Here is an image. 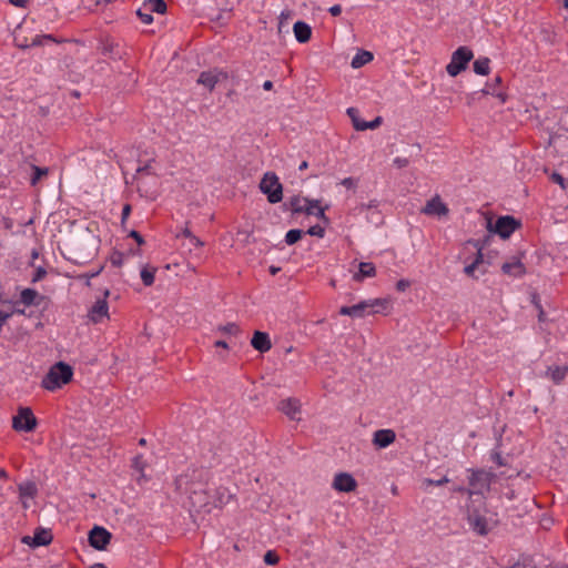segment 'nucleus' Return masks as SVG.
<instances>
[{
    "label": "nucleus",
    "mask_w": 568,
    "mask_h": 568,
    "mask_svg": "<svg viewBox=\"0 0 568 568\" xmlns=\"http://www.w3.org/2000/svg\"><path fill=\"white\" fill-rule=\"evenodd\" d=\"M206 475L204 469H190L175 478V489L187 495L190 504L194 508H201L207 504Z\"/></svg>",
    "instance_id": "nucleus-1"
},
{
    "label": "nucleus",
    "mask_w": 568,
    "mask_h": 568,
    "mask_svg": "<svg viewBox=\"0 0 568 568\" xmlns=\"http://www.w3.org/2000/svg\"><path fill=\"white\" fill-rule=\"evenodd\" d=\"M467 521L477 535L486 536L498 525L497 514L487 509L484 498L474 499L467 507Z\"/></svg>",
    "instance_id": "nucleus-2"
},
{
    "label": "nucleus",
    "mask_w": 568,
    "mask_h": 568,
    "mask_svg": "<svg viewBox=\"0 0 568 568\" xmlns=\"http://www.w3.org/2000/svg\"><path fill=\"white\" fill-rule=\"evenodd\" d=\"M72 376V367L64 362H58L50 367L49 372L42 378L41 387H43L47 390L53 392L71 382Z\"/></svg>",
    "instance_id": "nucleus-3"
},
{
    "label": "nucleus",
    "mask_w": 568,
    "mask_h": 568,
    "mask_svg": "<svg viewBox=\"0 0 568 568\" xmlns=\"http://www.w3.org/2000/svg\"><path fill=\"white\" fill-rule=\"evenodd\" d=\"M290 206L293 213H306L307 215H316L318 219L328 222L325 210L320 206L318 200H308L298 195L290 200Z\"/></svg>",
    "instance_id": "nucleus-4"
},
{
    "label": "nucleus",
    "mask_w": 568,
    "mask_h": 568,
    "mask_svg": "<svg viewBox=\"0 0 568 568\" xmlns=\"http://www.w3.org/2000/svg\"><path fill=\"white\" fill-rule=\"evenodd\" d=\"M260 190L272 204L278 203L283 199V186L274 172L268 171L263 175L260 182Z\"/></svg>",
    "instance_id": "nucleus-5"
},
{
    "label": "nucleus",
    "mask_w": 568,
    "mask_h": 568,
    "mask_svg": "<svg viewBox=\"0 0 568 568\" xmlns=\"http://www.w3.org/2000/svg\"><path fill=\"white\" fill-rule=\"evenodd\" d=\"M474 58L473 51L468 47H459L452 54L450 62L446 65V71L450 77H457L466 70L469 61Z\"/></svg>",
    "instance_id": "nucleus-6"
},
{
    "label": "nucleus",
    "mask_w": 568,
    "mask_h": 568,
    "mask_svg": "<svg viewBox=\"0 0 568 568\" xmlns=\"http://www.w3.org/2000/svg\"><path fill=\"white\" fill-rule=\"evenodd\" d=\"M521 227V222L511 215H505L497 219L495 224L488 220L487 229L489 232L498 234L501 239H508L516 230Z\"/></svg>",
    "instance_id": "nucleus-7"
},
{
    "label": "nucleus",
    "mask_w": 568,
    "mask_h": 568,
    "mask_svg": "<svg viewBox=\"0 0 568 568\" xmlns=\"http://www.w3.org/2000/svg\"><path fill=\"white\" fill-rule=\"evenodd\" d=\"M38 420L30 407H19L12 418V428L17 432L30 433L37 428Z\"/></svg>",
    "instance_id": "nucleus-8"
},
{
    "label": "nucleus",
    "mask_w": 568,
    "mask_h": 568,
    "mask_svg": "<svg viewBox=\"0 0 568 568\" xmlns=\"http://www.w3.org/2000/svg\"><path fill=\"white\" fill-rule=\"evenodd\" d=\"M469 486L467 493L470 495H481L484 489H489L491 480L495 478V474L484 469L470 470Z\"/></svg>",
    "instance_id": "nucleus-9"
},
{
    "label": "nucleus",
    "mask_w": 568,
    "mask_h": 568,
    "mask_svg": "<svg viewBox=\"0 0 568 568\" xmlns=\"http://www.w3.org/2000/svg\"><path fill=\"white\" fill-rule=\"evenodd\" d=\"M385 304L386 301L382 298L362 301L353 306H342L339 308V314L352 317H364L368 308H374L375 306H384Z\"/></svg>",
    "instance_id": "nucleus-10"
},
{
    "label": "nucleus",
    "mask_w": 568,
    "mask_h": 568,
    "mask_svg": "<svg viewBox=\"0 0 568 568\" xmlns=\"http://www.w3.org/2000/svg\"><path fill=\"white\" fill-rule=\"evenodd\" d=\"M227 72L220 69H213L201 72L196 82L197 84H201L204 88H206L209 91H213L219 82L225 81L227 80Z\"/></svg>",
    "instance_id": "nucleus-11"
},
{
    "label": "nucleus",
    "mask_w": 568,
    "mask_h": 568,
    "mask_svg": "<svg viewBox=\"0 0 568 568\" xmlns=\"http://www.w3.org/2000/svg\"><path fill=\"white\" fill-rule=\"evenodd\" d=\"M112 535L105 528L94 526L89 532V545L97 550H104L110 544Z\"/></svg>",
    "instance_id": "nucleus-12"
},
{
    "label": "nucleus",
    "mask_w": 568,
    "mask_h": 568,
    "mask_svg": "<svg viewBox=\"0 0 568 568\" xmlns=\"http://www.w3.org/2000/svg\"><path fill=\"white\" fill-rule=\"evenodd\" d=\"M109 295L110 291L105 288L103 291V297L99 298L89 310L88 316L93 323H100L104 317H109V306L106 302Z\"/></svg>",
    "instance_id": "nucleus-13"
},
{
    "label": "nucleus",
    "mask_w": 568,
    "mask_h": 568,
    "mask_svg": "<svg viewBox=\"0 0 568 568\" xmlns=\"http://www.w3.org/2000/svg\"><path fill=\"white\" fill-rule=\"evenodd\" d=\"M51 530L44 528H37L34 535L22 537L21 541L31 547L47 546L52 541Z\"/></svg>",
    "instance_id": "nucleus-14"
},
{
    "label": "nucleus",
    "mask_w": 568,
    "mask_h": 568,
    "mask_svg": "<svg viewBox=\"0 0 568 568\" xmlns=\"http://www.w3.org/2000/svg\"><path fill=\"white\" fill-rule=\"evenodd\" d=\"M332 486L337 491L351 493L357 488V481L348 473H338L335 475Z\"/></svg>",
    "instance_id": "nucleus-15"
},
{
    "label": "nucleus",
    "mask_w": 568,
    "mask_h": 568,
    "mask_svg": "<svg viewBox=\"0 0 568 568\" xmlns=\"http://www.w3.org/2000/svg\"><path fill=\"white\" fill-rule=\"evenodd\" d=\"M426 215L446 216L449 213L447 205L442 201L439 195H435L420 210Z\"/></svg>",
    "instance_id": "nucleus-16"
},
{
    "label": "nucleus",
    "mask_w": 568,
    "mask_h": 568,
    "mask_svg": "<svg viewBox=\"0 0 568 568\" xmlns=\"http://www.w3.org/2000/svg\"><path fill=\"white\" fill-rule=\"evenodd\" d=\"M396 439V434L393 429H378L374 433L373 444L378 448H386Z\"/></svg>",
    "instance_id": "nucleus-17"
},
{
    "label": "nucleus",
    "mask_w": 568,
    "mask_h": 568,
    "mask_svg": "<svg viewBox=\"0 0 568 568\" xmlns=\"http://www.w3.org/2000/svg\"><path fill=\"white\" fill-rule=\"evenodd\" d=\"M251 345L260 353H266L272 348L270 336L265 332L255 331L251 339Z\"/></svg>",
    "instance_id": "nucleus-18"
},
{
    "label": "nucleus",
    "mask_w": 568,
    "mask_h": 568,
    "mask_svg": "<svg viewBox=\"0 0 568 568\" xmlns=\"http://www.w3.org/2000/svg\"><path fill=\"white\" fill-rule=\"evenodd\" d=\"M278 409L285 414L290 419L297 420V415L301 412L300 402L295 398H287L280 403Z\"/></svg>",
    "instance_id": "nucleus-19"
},
{
    "label": "nucleus",
    "mask_w": 568,
    "mask_h": 568,
    "mask_svg": "<svg viewBox=\"0 0 568 568\" xmlns=\"http://www.w3.org/2000/svg\"><path fill=\"white\" fill-rule=\"evenodd\" d=\"M501 271L506 275L520 277L526 273V267L519 258L514 257L513 261L501 265Z\"/></svg>",
    "instance_id": "nucleus-20"
},
{
    "label": "nucleus",
    "mask_w": 568,
    "mask_h": 568,
    "mask_svg": "<svg viewBox=\"0 0 568 568\" xmlns=\"http://www.w3.org/2000/svg\"><path fill=\"white\" fill-rule=\"evenodd\" d=\"M295 18V12L291 9H285L281 12L278 17L277 30L278 33H288L291 28L293 29V23Z\"/></svg>",
    "instance_id": "nucleus-21"
},
{
    "label": "nucleus",
    "mask_w": 568,
    "mask_h": 568,
    "mask_svg": "<svg viewBox=\"0 0 568 568\" xmlns=\"http://www.w3.org/2000/svg\"><path fill=\"white\" fill-rule=\"evenodd\" d=\"M468 243L477 248V254H476L475 261L471 264L465 266L464 272L466 275L475 277V275H474L475 270L478 267L479 264H481L484 262V255L481 253L483 245L480 244V241H478V240H470V241H468Z\"/></svg>",
    "instance_id": "nucleus-22"
},
{
    "label": "nucleus",
    "mask_w": 568,
    "mask_h": 568,
    "mask_svg": "<svg viewBox=\"0 0 568 568\" xmlns=\"http://www.w3.org/2000/svg\"><path fill=\"white\" fill-rule=\"evenodd\" d=\"M376 275V267L371 262H361L358 272L353 275L355 282H363L365 277H374Z\"/></svg>",
    "instance_id": "nucleus-23"
},
{
    "label": "nucleus",
    "mask_w": 568,
    "mask_h": 568,
    "mask_svg": "<svg viewBox=\"0 0 568 568\" xmlns=\"http://www.w3.org/2000/svg\"><path fill=\"white\" fill-rule=\"evenodd\" d=\"M43 296H41L33 288H24L20 294V302L26 306H38L42 302Z\"/></svg>",
    "instance_id": "nucleus-24"
},
{
    "label": "nucleus",
    "mask_w": 568,
    "mask_h": 568,
    "mask_svg": "<svg viewBox=\"0 0 568 568\" xmlns=\"http://www.w3.org/2000/svg\"><path fill=\"white\" fill-rule=\"evenodd\" d=\"M568 373V366H549L546 376L549 377L556 385H559Z\"/></svg>",
    "instance_id": "nucleus-25"
},
{
    "label": "nucleus",
    "mask_w": 568,
    "mask_h": 568,
    "mask_svg": "<svg viewBox=\"0 0 568 568\" xmlns=\"http://www.w3.org/2000/svg\"><path fill=\"white\" fill-rule=\"evenodd\" d=\"M142 6L144 11L156 13L161 17L165 13L168 8L163 0H144Z\"/></svg>",
    "instance_id": "nucleus-26"
},
{
    "label": "nucleus",
    "mask_w": 568,
    "mask_h": 568,
    "mask_svg": "<svg viewBox=\"0 0 568 568\" xmlns=\"http://www.w3.org/2000/svg\"><path fill=\"white\" fill-rule=\"evenodd\" d=\"M373 53L366 50H358V52L353 58L351 65L354 69L362 68L366 63L371 62L373 60Z\"/></svg>",
    "instance_id": "nucleus-27"
},
{
    "label": "nucleus",
    "mask_w": 568,
    "mask_h": 568,
    "mask_svg": "<svg viewBox=\"0 0 568 568\" xmlns=\"http://www.w3.org/2000/svg\"><path fill=\"white\" fill-rule=\"evenodd\" d=\"M13 43L17 48L26 50L29 48L41 47L43 41L41 38H31V41H29V38H13Z\"/></svg>",
    "instance_id": "nucleus-28"
},
{
    "label": "nucleus",
    "mask_w": 568,
    "mask_h": 568,
    "mask_svg": "<svg viewBox=\"0 0 568 568\" xmlns=\"http://www.w3.org/2000/svg\"><path fill=\"white\" fill-rule=\"evenodd\" d=\"M489 59L488 58H479L477 59L473 67H474V71L475 73L479 74V75H487L489 74V71H490V68H489Z\"/></svg>",
    "instance_id": "nucleus-29"
},
{
    "label": "nucleus",
    "mask_w": 568,
    "mask_h": 568,
    "mask_svg": "<svg viewBox=\"0 0 568 568\" xmlns=\"http://www.w3.org/2000/svg\"><path fill=\"white\" fill-rule=\"evenodd\" d=\"M293 32L294 36H311L312 28L306 22L297 20L293 23Z\"/></svg>",
    "instance_id": "nucleus-30"
},
{
    "label": "nucleus",
    "mask_w": 568,
    "mask_h": 568,
    "mask_svg": "<svg viewBox=\"0 0 568 568\" xmlns=\"http://www.w3.org/2000/svg\"><path fill=\"white\" fill-rule=\"evenodd\" d=\"M304 234L305 232L300 229L290 230L285 235V242L288 245H293L297 243L303 237Z\"/></svg>",
    "instance_id": "nucleus-31"
},
{
    "label": "nucleus",
    "mask_w": 568,
    "mask_h": 568,
    "mask_svg": "<svg viewBox=\"0 0 568 568\" xmlns=\"http://www.w3.org/2000/svg\"><path fill=\"white\" fill-rule=\"evenodd\" d=\"M155 267H143L141 271V280L145 286H151L154 283Z\"/></svg>",
    "instance_id": "nucleus-32"
},
{
    "label": "nucleus",
    "mask_w": 568,
    "mask_h": 568,
    "mask_svg": "<svg viewBox=\"0 0 568 568\" xmlns=\"http://www.w3.org/2000/svg\"><path fill=\"white\" fill-rule=\"evenodd\" d=\"M382 122H383L382 116H376L373 121H369V122L364 121V123L356 124V131H364L367 129H376L382 124Z\"/></svg>",
    "instance_id": "nucleus-33"
},
{
    "label": "nucleus",
    "mask_w": 568,
    "mask_h": 568,
    "mask_svg": "<svg viewBox=\"0 0 568 568\" xmlns=\"http://www.w3.org/2000/svg\"><path fill=\"white\" fill-rule=\"evenodd\" d=\"M132 467L141 474V477H144V468L146 467V463L142 455H138L133 458Z\"/></svg>",
    "instance_id": "nucleus-34"
},
{
    "label": "nucleus",
    "mask_w": 568,
    "mask_h": 568,
    "mask_svg": "<svg viewBox=\"0 0 568 568\" xmlns=\"http://www.w3.org/2000/svg\"><path fill=\"white\" fill-rule=\"evenodd\" d=\"M32 169H33V175H32V178H31V184H32V185H36V184H37V182H38L42 176H44V175H47V174H48V169H45V168H39V166H36V165H33V166H32Z\"/></svg>",
    "instance_id": "nucleus-35"
},
{
    "label": "nucleus",
    "mask_w": 568,
    "mask_h": 568,
    "mask_svg": "<svg viewBox=\"0 0 568 568\" xmlns=\"http://www.w3.org/2000/svg\"><path fill=\"white\" fill-rule=\"evenodd\" d=\"M264 562L270 566L278 564L280 557L274 550H267L264 555Z\"/></svg>",
    "instance_id": "nucleus-36"
},
{
    "label": "nucleus",
    "mask_w": 568,
    "mask_h": 568,
    "mask_svg": "<svg viewBox=\"0 0 568 568\" xmlns=\"http://www.w3.org/2000/svg\"><path fill=\"white\" fill-rule=\"evenodd\" d=\"M136 14L144 24H150L153 21L152 13L144 11L143 6L138 9Z\"/></svg>",
    "instance_id": "nucleus-37"
},
{
    "label": "nucleus",
    "mask_w": 568,
    "mask_h": 568,
    "mask_svg": "<svg viewBox=\"0 0 568 568\" xmlns=\"http://www.w3.org/2000/svg\"><path fill=\"white\" fill-rule=\"evenodd\" d=\"M305 234H308L311 236H317V237H323L324 234H325V229L323 226H321L320 224H316V225H313L311 226L306 232Z\"/></svg>",
    "instance_id": "nucleus-38"
},
{
    "label": "nucleus",
    "mask_w": 568,
    "mask_h": 568,
    "mask_svg": "<svg viewBox=\"0 0 568 568\" xmlns=\"http://www.w3.org/2000/svg\"><path fill=\"white\" fill-rule=\"evenodd\" d=\"M219 331L226 333V334H234V335L240 333V328L235 323H227L225 325H222L219 327Z\"/></svg>",
    "instance_id": "nucleus-39"
},
{
    "label": "nucleus",
    "mask_w": 568,
    "mask_h": 568,
    "mask_svg": "<svg viewBox=\"0 0 568 568\" xmlns=\"http://www.w3.org/2000/svg\"><path fill=\"white\" fill-rule=\"evenodd\" d=\"M125 254L120 251H114L111 255L112 265L120 267L123 264Z\"/></svg>",
    "instance_id": "nucleus-40"
},
{
    "label": "nucleus",
    "mask_w": 568,
    "mask_h": 568,
    "mask_svg": "<svg viewBox=\"0 0 568 568\" xmlns=\"http://www.w3.org/2000/svg\"><path fill=\"white\" fill-rule=\"evenodd\" d=\"M347 114L351 118L353 126H354L355 130H356V124L364 123V121H362L358 118V110L356 108H348L347 109Z\"/></svg>",
    "instance_id": "nucleus-41"
},
{
    "label": "nucleus",
    "mask_w": 568,
    "mask_h": 568,
    "mask_svg": "<svg viewBox=\"0 0 568 568\" xmlns=\"http://www.w3.org/2000/svg\"><path fill=\"white\" fill-rule=\"evenodd\" d=\"M550 180L554 182V183H557L562 190H566L567 185H566V181H565V178L558 173V172H554L551 175H550Z\"/></svg>",
    "instance_id": "nucleus-42"
},
{
    "label": "nucleus",
    "mask_w": 568,
    "mask_h": 568,
    "mask_svg": "<svg viewBox=\"0 0 568 568\" xmlns=\"http://www.w3.org/2000/svg\"><path fill=\"white\" fill-rule=\"evenodd\" d=\"M182 235L185 236V237H189L191 243L194 244L195 246H202L203 245V242H201L196 236H194L191 233V231L189 230V227H185L182 231Z\"/></svg>",
    "instance_id": "nucleus-43"
},
{
    "label": "nucleus",
    "mask_w": 568,
    "mask_h": 568,
    "mask_svg": "<svg viewBox=\"0 0 568 568\" xmlns=\"http://www.w3.org/2000/svg\"><path fill=\"white\" fill-rule=\"evenodd\" d=\"M532 303L535 304V306L538 308V321L539 322H545L546 321V313L545 311L542 310L537 296H534L532 298Z\"/></svg>",
    "instance_id": "nucleus-44"
},
{
    "label": "nucleus",
    "mask_w": 568,
    "mask_h": 568,
    "mask_svg": "<svg viewBox=\"0 0 568 568\" xmlns=\"http://www.w3.org/2000/svg\"><path fill=\"white\" fill-rule=\"evenodd\" d=\"M47 275V271L43 267H38L32 276V283L41 281Z\"/></svg>",
    "instance_id": "nucleus-45"
},
{
    "label": "nucleus",
    "mask_w": 568,
    "mask_h": 568,
    "mask_svg": "<svg viewBox=\"0 0 568 568\" xmlns=\"http://www.w3.org/2000/svg\"><path fill=\"white\" fill-rule=\"evenodd\" d=\"M347 189H354L357 185V181L354 178H345L341 182Z\"/></svg>",
    "instance_id": "nucleus-46"
},
{
    "label": "nucleus",
    "mask_w": 568,
    "mask_h": 568,
    "mask_svg": "<svg viewBox=\"0 0 568 568\" xmlns=\"http://www.w3.org/2000/svg\"><path fill=\"white\" fill-rule=\"evenodd\" d=\"M410 286V282L408 280H399L396 283V290L398 292H405Z\"/></svg>",
    "instance_id": "nucleus-47"
},
{
    "label": "nucleus",
    "mask_w": 568,
    "mask_h": 568,
    "mask_svg": "<svg viewBox=\"0 0 568 568\" xmlns=\"http://www.w3.org/2000/svg\"><path fill=\"white\" fill-rule=\"evenodd\" d=\"M129 236L134 239L136 241L138 245H143L145 243L144 239L142 237V235L138 231L132 230L129 233Z\"/></svg>",
    "instance_id": "nucleus-48"
},
{
    "label": "nucleus",
    "mask_w": 568,
    "mask_h": 568,
    "mask_svg": "<svg viewBox=\"0 0 568 568\" xmlns=\"http://www.w3.org/2000/svg\"><path fill=\"white\" fill-rule=\"evenodd\" d=\"M102 270H103V266H101L95 272L82 274L81 277L87 278V285H90V280L95 277V276H98L101 273Z\"/></svg>",
    "instance_id": "nucleus-49"
},
{
    "label": "nucleus",
    "mask_w": 568,
    "mask_h": 568,
    "mask_svg": "<svg viewBox=\"0 0 568 568\" xmlns=\"http://www.w3.org/2000/svg\"><path fill=\"white\" fill-rule=\"evenodd\" d=\"M448 481H449V480H448V478H447V477H443V478H442V479H439V480L425 479V481H424V483H425L427 486H430V485L440 486V485H444V484H446V483H448Z\"/></svg>",
    "instance_id": "nucleus-50"
},
{
    "label": "nucleus",
    "mask_w": 568,
    "mask_h": 568,
    "mask_svg": "<svg viewBox=\"0 0 568 568\" xmlns=\"http://www.w3.org/2000/svg\"><path fill=\"white\" fill-rule=\"evenodd\" d=\"M409 161L408 159L406 158H396L394 160V164L398 168V169H403V168H406L408 165Z\"/></svg>",
    "instance_id": "nucleus-51"
},
{
    "label": "nucleus",
    "mask_w": 568,
    "mask_h": 568,
    "mask_svg": "<svg viewBox=\"0 0 568 568\" xmlns=\"http://www.w3.org/2000/svg\"><path fill=\"white\" fill-rule=\"evenodd\" d=\"M23 495L33 496L36 493V487L33 484H28L26 488H20Z\"/></svg>",
    "instance_id": "nucleus-52"
},
{
    "label": "nucleus",
    "mask_w": 568,
    "mask_h": 568,
    "mask_svg": "<svg viewBox=\"0 0 568 568\" xmlns=\"http://www.w3.org/2000/svg\"><path fill=\"white\" fill-rule=\"evenodd\" d=\"M131 213V205L125 204L122 209L121 222L124 223Z\"/></svg>",
    "instance_id": "nucleus-53"
},
{
    "label": "nucleus",
    "mask_w": 568,
    "mask_h": 568,
    "mask_svg": "<svg viewBox=\"0 0 568 568\" xmlns=\"http://www.w3.org/2000/svg\"><path fill=\"white\" fill-rule=\"evenodd\" d=\"M491 459H493V460H494L498 466H504V465H505L504 459H503V457H501L500 453H498V452L493 453V455H491Z\"/></svg>",
    "instance_id": "nucleus-54"
},
{
    "label": "nucleus",
    "mask_w": 568,
    "mask_h": 568,
    "mask_svg": "<svg viewBox=\"0 0 568 568\" xmlns=\"http://www.w3.org/2000/svg\"><path fill=\"white\" fill-rule=\"evenodd\" d=\"M328 11L331 12L332 16L336 17V16L341 14L342 7L339 4H335V6L331 7Z\"/></svg>",
    "instance_id": "nucleus-55"
},
{
    "label": "nucleus",
    "mask_w": 568,
    "mask_h": 568,
    "mask_svg": "<svg viewBox=\"0 0 568 568\" xmlns=\"http://www.w3.org/2000/svg\"><path fill=\"white\" fill-rule=\"evenodd\" d=\"M28 0H9L16 7H24Z\"/></svg>",
    "instance_id": "nucleus-56"
},
{
    "label": "nucleus",
    "mask_w": 568,
    "mask_h": 568,
    "mask_svg": "<svg viewBox=\"0 0 568 568\" xmlns=\"http://www.w3.org/2000/svg\"><path fill=\"white\" fill-rule=\"evenodd\" d=\"M215 347H222V348H229V345L225 341H216L215 344H214Z\"/></svg>",
    "instance_id": "nucleus-57"
},
{
    "label": "nucleus",
    "mask_w": 568,
    "mask_h": 568,
    "mask_svg": "<svg viewBox=\"0 0 568 568\" xmlns=\"http://www.w3.org/2000/svg\"><path fill=\"white\" fill-rule=\"evenodd\" d=\"M272 88H273V82L272 81L267 80V81L264 82V84H263V89L264 90H271Z\"/></svg>",
    "instance_id": "nucleus-58"
},
{
    "label": "nucleus",
    "mask_w": 568,
    "mask_h": 568,
    "mask_svg": "<svg viewBox=\"0 0 568 568\" xmlns=\"http://www.w3.org/2000/svg\"><path fill=\"white\" fill-rule=\"evenodd\" d=\"M89 568H108V567L102 562H95L92 566H90Z\"/></svg>",
    "instance_id": "nucleus-59"
},
{
    "label": "nucleus",
    "mask_w": 568,
    "mask_h": 568,
    "mask_svg": "<svg viewBox=\"0 0 568 568\" xmlns=\"http://www.w3.org/2000/svg\"><path fill=\"white\" fill-rule=\"evenodd\" d=\"M307 168H308V163H307L306 161H303V162L300 164V166H298V169H300L301 171L306 170Z\"/></svg>",
    "instance_id": "nucleus-60"
},
{
    "label": "nucleus",
    "mask_w": 568,
    "mask_h": 568,
    "mask_svg": "<svg viewBox=\"0 0 568 568\" xmlns=\"http://www.w3.org/2000/svg\"><path fill=\"white\" fill-rule=\"evenodd\" d=\"M280 270H281V268H280V267H276V266H271V267H270V272H271V274H273V275H275L277 272H280Z\"/></svg>",
    "instance_id": "nucleus-61"
},
{
    "label": "nucleus",
    "mask_w": 568,
    "mask_h": 568,
    "mask_svg": "<svg viewBox=\"0 0 568 568\" xmlns=\"http://www.w3.org/2000/svg\"><path fill=\"white\" fill-rule=\"evenodd\" d=\"M311 38H296V40L300 42V43H306L308 42Z\"/></svg>",
    "instance_id": "nucleus-62"
},
{
    "label": "nucleus",
    "mask_w": 568,
    "mask_h": 568,
    "mask_svg": "<svg viewBox=\"0 0 568 568\" xmlns=\"http://www.w3.org/2000/svg\"><path fill=\"white\" fill-rule=\"evenodd\" d=\"M47 39H48V40H51V41H53V42H55V43H60V42H62V41H63V40H61V39H59V38H55V37L47 38Z\"/></svg>",
    "instance_id": "nucleus-63"
},
{
    "label": "nucleus",
    "mask_w": 568,
    "mask_h": 568,
    "mask_svg": "<svg viewBox=\"0 0 568 568\" xmlns=\"http://www.w3.org/2000/svg\"><path fill=\"white\" fill-rule=\"evenodd\" d=\"M552 568H568V565H556Z\"/></svg>",
    "instance_id": "nucleus-64"
}]
</instances>
